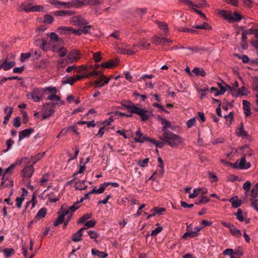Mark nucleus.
Masks as SVG:
<instances>
[{
	"instance_id": "f257e3e1",
	"label": "nucleus",
	"mask_w": 258,
	"mask_h": 258,
	"mask_svg": "<svg viewBox=\"0 0 258 258\" xmlns=\"http://www.w3.org/2000/svg\"><path fill=\"white\" fill-rule=\"evenodd\" d=\"M160 139L173 148L177 147L183 142L180 136L174 134L170 131L163 134L162 137H160Z\"/></svg>"
},
{
	"instance_id": "f03ea898",
	"label": "nucleus",
	"mask_w": 258,
	"mask_h": 258,
	"mask_svg": "<svg viewBox=\"0 0 258 258\" xmlns=\"http://www.w3.org/2000/svg\"><path fill=\"white\" fill-rule=\"evenodd\" d=\"M112 0H79L80 7L83 5H88L91 6L96 7L99 9L107 10L109 7H107L110 5Z\"/></svg>"
},
{
	"instance_id": "7ed1b4c3",
	"label": "nucleus",
	"mask_w": 258,
	"mask_h": 258,
	"mask_svg": "<svg viewBox=\"0 0 258 258\" xmlns=\"http://www.w3.org/2000/svg\"><path fill=\"white\" fill-rule=\"evenodd\" d=\"M50 3L55 6L57 8H64L70 9L80 7L79 0H74L69 2H61L57 0H51L50 1Z\"/></svg>"
},
{
	"instance_id": "20e7f679",
	"label": "nucleus",
	"mask_w": 258,
	"mask_h": 258,
	"mask_svg": "<svg viewBox=\"0 0 258 258\" xmlns=\"http://www.w3.org/2000/svg\"><path fill=\"white\" fill-rule=\"evenodd\" d=\"M17 165V163H15L11 164L10 166H9L7 169H6L4 174L2 178V181L1 182V185L4 187L9 186L10 187L13 186V181L12 180H9L8 177L6 176V174L10 173L11 174L13 172V169Z\"/></svg>"
},
{
	"instance_id": "39448f33",
	"label": "nucleus",
	"mask_w": 258,
	"mask_h": 258,
	"mask_svg": "<svg viewBox=\"0 0 258 258\" xmlns=\"http://www.w3.org/2000/svg\"><path fill=\"white\" fill-rule=\"evenodd\" d=\"M140 105H136L134 109L132 111V113L138 114L143 121L148 120L150 116V112L147 109L140 107Z\"/></svg>"
},
{
	"instance_id": "423d86ee",
	"label": "nucleus",
	"mask_w": 258,
	"mask_h": 258,
	"mask_svg": "<svg viewBox=\"0 0 258 258\" xmlns=\"http://www.w3.org/2000/svg\"><path fill=\"white\" fill-rule=\"evenodd\" d=\"M42 89L34 88L32 92L27 94L28 99H32L35 102H37L41 99Z\"/></svg>"
},
{
	"instance_id": "0eeeda50",
	"label": "nucleus",
	"mask_w": 258,
	"mask_h": 258,
	"mask_svg": "<svg viewBox=\"0 0 258 258\" xmlns=\"http://www.w3.org/2000/svg\"><path fill=\"white\" fill-rule=\"evenodd\" d=\"M52 105L47 104V103L43 104L42 108L43 119H45L49 117L54 112L55 110L52 108Z\"/></svg>"
},
{
	"instance_id": "6e6552de",
	"label": "nucleus",
	"mask_w": 258,
	"mask_h": 258,
	"mask_svg": "<svg viewBox=\"0 0 258 258\" xmlns=\"http://www.w3.org/2000/svg\"><path fill=\"white\" fill-rule=\"evenodd\" d=\"M232 166L235 168H239L241 169H247L250 167V163L249 162H246L245 157H242L239 162H236L235 163L231 164Z\"/></svg>"
},
{
	"instance_id": "1a4fd4ad",
	"label": "nucleus",
	"mask_w": 258,
	"mask_h": 258,
	"mask_svg": "<svg viewBox=\"0 0 258 258\" xmlns=\"http://www.w3.org/2000/svg\"><path fill=\"white\" fill-rule=\"evenodd\" d=\"M50 39L49 42V45L50 46V49L53 45H63L62 40L61 38H60L55 33H51L50 34Z\"/></svg>"
},
{
	"instance_id": "9d476101",
	"label": "nucleus",
	"mask_w": 258,
	"mask_h": 258,
	"mask_svg": "<svg viewBox=\"0 0 258 258\" xmlns=\"http://www.w3.org/2000/svg\"><path fill=\"white\" fill-rule=\"evenodd\" d=\"M69 214V211H63V206L61 207L60 211L58 212V216L53 222V225L57 226L62 223L64 220V216Z\"/></svg>"
},
{
	"instance_id": "9b49d317",
	"label": "nucleus",
	"mask_w": 258,
	"mask_h": 258,
	"mask_svg": "<svg viewBox=\"0 0 258 258\" xmlns=\"http://www.w3.org/2000/svg\"><path fill=\"white\" fill-rule=\"evenodd\" d=\"M80 52L76 49H73L69 52L67 56V58L69 63H73L76 61L80 58Z\"/></svg>"
},
{
	"instance_id": "f8f14e48",
	"label": "nucleus",
	"mask_w": 258,
	"mask_h": 258,
	"mask_svg": "<svg viewBox=\"0 0 258 258\" xmlns=\"http://www.w3.org/2000/svg\"><path fill=\"white\" fill-rule=\"evenodd\" d=\"M34 170L33 165H26L22 170L21 174L24 178H30L33 174Z\"/></svg>"
},
{
	"instance_id": "ddd939ff",
	"label": "nucleus",
	"mask_w": 258,
	"mask_h": 258,
	"mask_svg": "<svg viewBox=\"0 0 258 258\" xmlns=\"http://www.w3.org/2000/svg\"><path fill=\"white\" fill-rule=\"evenodd\" d=\"M151 40L152 42L156 45H159L160 44H164L167 43L172 42L173 41L170 39H167L164 37H160L154 35L152 37Z\"/></svg>"
},
{
	"instance_id": "4468645a",
	"label": "nucleus",
	"mask_w": 258,
	"mask_h": 258,
	"mask_svg": "<svg viewBox=\"0 0 258 258\" xmlns=\"http://www.w3.org/2000/svg\"><path fill=\"white\" fill-rule=\"evenodd\" d=\"M71 21L74 25H76L79 26L86 25L88 23L87 21L81 16L73 17L71 19Z\"/></svg>"
},
{
	"instance_id": "2eb2a0df",
	"label": "nucleus",
	"mask_w": 258,
	"mask_h": 258,
	"mask_svg": "<svg viewBox=\"0 0 258 258\" xmlns=\"http://www.w3.org/2000/svg\"><path fill=\"white\" fill-rule=\"evenodd\" d=\"M51 50L53 52H59V56L61 57L65 56L67 53V50L63 47V45H53Z\"/></svg>"
},
{
	"instance_id": "dca6fc26",
	"label": "nucleus",
	"mask_w": 258,
	"mask_h": 258,
	"mask_svg": "<svg viewBox=\"0 0 258 258\" xmlns=\"http://www.w3.org/2000/svg\"><path fill=\"white\" fill-rule=\"evenodd\" d=\"M158 119L161 121V124L163 125V127H162L161 129L163 134L169 131V130H167L168 128H172V126L170 122L168 121L166 119L161 116H159Z\"/></svg>"
},
{
	"instance_id": "f3484780",
	"label": "nucleus",
	"mask_w": 258,
	"mask_h": 258,
	"mask_svg": "<svg viewBox=\"0 0 258 258\" xmlns=\"http://www.w3.org/2000/svg\"><path fill=\"white\" fill-rule=\"evenodd\" d=\"M34 130L33 128H29L23 130L19 132V140L20 142L22 140L26 138H28L30 135L34 132Z\"/></svg>"
},
{
	"instance_id": "a211bd4d",
	"label": "nucleus",
	"mask_w": 258,
	"mask_h": 258,
	"mask_svg": "<svg viewBox=\"0 0 258 258\" xmlns=\"http://www.w3.org/2000/svg\"><path fill=\"white\" fill-rule=\"evenodd\" d=\"M138 47L141 49H149L150 46V44L148 42V40L146 38L140 39L136 44H134L133 47Z\"/></svg>"
},
{
	"instance_id": "6ab92c4d",
	"label": "nucleus",
	"mask_w": 258,
	"mask_h": 258,
	"mask_svg": "<svg viewBox=\"0 0 258 258\" xmlns=\"http://www.w3.org/2000/svg\"><path fill=\"white\" fill-rule=\"evenodd\" d=\"M218 85L219 86L220 91H219L218 89L215 87H212L210 89L211 92H212L213 91H215V96H218L219 95L224 94L226 91V88L223 86V85L220 83H218Z\"/></svg>"
},
{
	"instance_id": "aec40b11",
	"label": "nucleus",
	"mask_w": 258,
	"mask_h": 258,
	"mask_svg": "<svg viewBox=\"0 0 258 258\" xmlns=\"http://www.w3.org/2000/svg\"><path fill=\"white\" fill-rule=\"evenodd\" d=\"M16 63L14 61H8L7 60L3 62L0 63V69L3 68L4 70L7 71L11 69L15 65Z\"/></svg>"
},
{
	"instance_id": "412c9836",
	"label": "nucleus",
	"mask_w": 258,
	"mask_h": 258,
	"mask_svg": "<svg viewBox=\"0 0 258 258\" xmlns=\"http://www.w3.org/2000/svg\"><path fill=\"white\" fill-rule=\"evenodd\" d=\"M86 229V227L81 228L76 233L73 235L72 239L74 242H79L82 240V232Z\"/></svg>"
},
{
	"instance_id": "4be33fe9",
	"label": "nucleus",
	"mask_w": 258,
	"mask_h": 258,
	"mask_svg": "<svg viewBox=\"0 0 258 258\" xmlns=\"http://www.w3.org/2000/svg\"><path fill=\"white\" fill-rule=\"evenodd\" d=\"M122 107L127 109L128 111L132 113V111L134 109L136 105L131 101H123L120 103Z\"/></svg>"
},
{
	"instance_id": "5701e85b",
	"label": "nucleus",
	"mask_w": 258,
	"mask_h": 258,
	"mask_svg": "<svg viewBox=\"0 0 258 258\" xmlns=\"http://www.w3.org/2000/svg\"><path fill=\"white\" fill-rule=\"evenodd\" d=\"M219 14L225 19L228 20L230 22H232V20L233 19V14L231 12L225 10H221L219 12Z\"/></svg>"
},
{
	"instance_id": "b1692460",
	"label": "nucleus",
	"mask_w": 258,
	"mask_h": 258,
	"mask_svg": "<svg viewBox=\"0 0 258 258\" xmlns=\"http://www.w3.org/2000/svg\"><path fill=\"white\" fill-rule=\"evenodd\" d=\"M229 201L232 204V206L234 208H237L240 207L242 203L241 200H238L237 196H234L231 198Z\"/></svg>"
},
{
	"instance_id": "393cba45",
	"label": "nucleus",
	"mask_w": 258,
	"mask_h": 258,
	"mask_svg": "<svg viewBox=\"0 0 258 258\" xmlns=\"http://www.w3.org/2000/svg\"><path fill=\"white\" fill-rule=\"evenodd\" d=\"M243 109L244 110V114L245 116H248L251 114L250 109V102L247 100L242 101Z\"/></svg>"
},
{
	"instance_id": "a878e982",
	"label": "nucleus",
	"mask_w": 258,
	"mask_h": 258,
	"mask_svg": "<svg viewBox=\"0 0 258 258\" xmlns=\"http://www.w3.org/2000/svg\"><path fill=\"white\" fill-rule=\"evenodd\" d=\"M85 180L80 181V180H78V181H76L74 185L76 189L80 190L86 189L87 186L85 185Z\"/></svg>"
},
{
	"instance_id": "bb28decb",
	"label": "nucleus",
	"mask_w": 258,
	"mask_h": 258,
	"mask_svg": "<svg viewBox=\"0 0 258 258\" xmlns=\"http://www.w3.org/2000/svg\"><path fill=\"white\" fill-rule=\"evenodd\" d=\"M46 100L57 101L58 103H60V105L64 104V102L61 99L60 97L55 94H51L47 97Z\"/></svg>"
},
{
	"instance_id": "cd10ccee",
	"label": "nucleus",
	"mask_w": 258,
	"mask_h": 258,
	"mask_svg": "<svg viewBox=\"0 0 258 258\" xmlns=\"http://www.w3.org/2000/svg\"><path fill=\"white\" fill-rule=\"evenodd\" d=\"M80 205L79 202H76L72 206L69 207V209H66L63 207V211H69V214L68 216H72V214L79 208Z\"/></svg>"
},
{
	"instance_id": "c85d7f7f",
	"label": "nucleus",
	"mask_w": 258,
	"mask_h": 258,
	"mask_svg": "<svg viewBox=\"0 0 258 258\" xmlns=\"http://www.w3.org/2000/svg\"><path fill=\"white\" fill-rule=\"evenodd\" d=\"M236 134L239 137L245 138L247 136V134L243 129V124L242 123H240V127L236 130Z\"/></svg>"
},
{
	"instance_id": "c756f323",
	"label": "nucleus",
	"mask_w": 258,
	"mask_h": 258,
	"mask_svg": "<svg viewBox=\"0 0 258 258\" xmlns=\"http://www.w3.org/2000/svg\"><path fill=\"white\" fill-rule=\"evenodd\" d=\"M229 230L231 233L234 236L240 237L241 236V231L237 228H235L233 225L230 227Z\"/></svg>"
},
{
	"instance_id": "7c9ffc66",
	"label": "nucleus",
	"mask_w": 258,
	"mask_h": 258,
	"mask_svg": "<svg viewBox=\"0 0 258 258\" xmlns=\"http://www.w3.org/2000/svg\"><path fill=\"white\" fill-rule=\"evenodd\" d=\"M193 28L199 29H204V30H211L212 27L208 24L206 23H203L201 25L195 24L192 26Z\"/></svg>"
},
{
	"instance_id": "2f4dec72",
	"label": "nucleus",
	"mask_w": 258,
	"mask_h": 258,
	"mask_svg": "<svg viewBox=\"0 0 258 258\" xmlns=\"http://www.w3.org/2000/svg\"><path fill=\"white\" fill-rule=\"evenodd\" d=\"M210 199L204 196H202L201 198L196 199L195 201V204L200 205L202 204H205L210 201Z\"/></svg>"
},
{
	"instance_id": "473e14b6",
	"label": "nucleus",
	"mask_w": 258,
	"mask_h": 258,
	"mask_svg": "<svg viewBox=\"0 0 258 258\" xmlns=\"http://www.w3.org/2000/svg\"><path fill=\"white\" fill-rule=\"evenodd\" d=\"M47 211V209L44 207L40 209L36 215V218L40 219L44 218L46 214Z\"/></svg>"
},
{
	"instance_id": "72a5a7b5",
	"label": "nucleus",
	"mask_w": 258,
	"mask_h": 258,
	"mask_svg": "<svg viewBox=\"0 0 258 258\" xmlns=\"http://www.w3.org/2000/svg\"><path fill=\"white\" fill-rule=\"evenodd\" d=\"M69 62L67 60V58L66 59L60 58L57 60V68L58 70L64 68Z\"/></svg>"
},
{
	"instance_id": "f704fd0d",
	"label": "nucleus",
	"mask_w": 258,
	"mask_h": 258,
	"mask_svg": "<svg viewBox=\"0 0 258 258\" xmlns=\"http://www.w3.org/2000/svg\"><path fill=\"white\" fill-rule=\"evenodd\" d=\"M57 192V191H55V192H50L47 195L48 200L50 202L55 203L58 201L59 199L55 197L56 194H58Z\"/></svg>"
},
{
	"instance_id": "c9c22d12",
	"label": "nucleus",
	"mask_w": 258,
	"mask_h": 258,
	"mask_svg": "<svg viewBox=\"0 0 258 258\" xmlns=\"http://www.w3.org/2000/svg\"><path fill=\"white\" fill-rule=\"evenodd\" d=\"M150 138L147 136H143V135H140L138 137H136L134 140L139 143H144L146 141H149L150 140Z\"/></svg>"
},
{
	"instance_id": "e433bc0d",
	"label": "nucleus",
	"mask_w": 258,
	"mask_h": 258,
	"mask_svg": "<svg viewBox=\"0 0 258 258\" xmlns=\"http://www.w3.org/2000/svg\"><path fill=\"white\" fill-rule=\"evenodd\" d=\"M192 72L197 76L204 77L206 76V73L203 69L195 68L193 69Z\"/></svg>"
},
{
	"instance_id": "4c0bfd02",
	"label": "nucleus",
	"mask_w": 258,
	"mask_h": 258,
	"mask_svg": "<svg viewBox=\"0 0 258 258\" xmlns=\"http://www.w3.org/2000/svg\"><path fill=\"white\" fill-rule=\"evenodd\" d=\"M35 44L42 49L45 50V47L46 45V41L44 39H38L35 41Z\"/></svg>"
},
{
	"instance_id": "58836bf2",
	"label": "nucleus",
	"mask_w": 258,
	"mask_h": 258,
	"mask_svg": "<svg viewBox=\"0 0 258 258\" xmlns=\"http://www.w3.org/2000/svg\"><path fill=\"white\" fill-rule=\"evenodd\" d=\"M31 4L28 2H24L21 5V9L27 12H31Z\"/></svg>"
},
{
	"instance_id": "ea45409f",
	"label": "nucleus",
	"mask_w": 258,
	"mask_h": 258,
	"mask_svg": "<svg viewBox=\"0 0 258 258\" xmlns=\"http://www.w3.org/2000/svg\"><path fill=\"white\" fill-rule=\"evenodd\" d=\"M72 14V12L69 10L57 11L54 12V15L58 16H63L66 15H71Z\"/></svg>"
},
{
	"instance_id": "a19ab883",
	"label": "nucleus",
	"mask_w": 258,
	"mask_h": 258,
	"mask_svg": "<svg viewBox=\"0 0 258 258\" xmlns=\"http://www.w3.org/2000/svg\"><path fill=\"white\" fill-rule=\"evenodd\" d=\"M109 185H111L114 187H117L119 186V184L117 182H104L103 184H101V186H102V188H103V191H104L105 188Z\"/></svg>"
},
{
	"instance_id": "79ce46f5",
	"label": "nucleus",
	"mask_w": 258,
	"mask_h": 258,
	"mask_svg": "<svg viewBox=\"0 0 258 258\" xmlns=\"http://www.w3.org/2000/svg\"><path fill=\"white\" fill-rule=\"evenodd\" d=\"M158 26L160 29L164 31V34L166 35L168 32L167 24L163 22H159Z\"/></svg>"
},
{
	"instance_id": "37998d69",
	"label": "nucleus",
	"mask_w": 258,
	"mask_h": 258,
	"mask_svg": "<svg viewBox=\"0 0 258 258\" xmlns=\"http://www.w3.org/2000/svg\"><path fill=\"white\" fill-rule=\"evenodd\" d=\"M242 212H243L241 209H238L237 212L234 213V215L236 216V219L240 222L244 221V218L242 216Z\"/></svg>"
},
{
	"instance_id": "c03bdc74",
	"label": "nucleus",
	"mask_w": 258,
	"mask_h": 258,
	"mask_svg": "<svg viewBox=\"0 0 258 258\" xmlns=\"http://www.w3.org/2000/svg\"><path fill=\"white\" fill-rule=\"evenodd\" d=\"M198 236V234L197 233V232H195L193 231H188L185 232L183 235H182V238H187V237H195Z\"/></svg>"
},
{
	"instance_id": "a18cd8bd",
	"label": "nucleus",
	"mask_w": 258,
	"mask_h": 258,
	"mask_svg": "<svg viewBox=\"0 0 258 258\" xmlns=\"http://www.w3.org/2000/svg\"><path fill=\"white\" fill-rule=\"evenodd\" d=\"M115 62L113 60L102 63L101 66L103 68H111L115 66Z\"/></svg>"
},
{
	"instance_id": "49530a36",
	"label": "nucleus",
	"mask_w": 258,
	"mask_h": 258,
	"mask_svg": "<svg viewBox=\"0 0 258 258\" xmlns=\"http://www.w3.org/2000/svg\"><path fill=\"white\" fill-rule=\"evenodd\" d=\"M150 142L152 143L153 144H154L157 147L162 148L164 146V143L163 142L159 141H156L155 140L153 139H150L149 140Z\"/></svg>"
},
{
	"instance_id": "de8ad7c7",
	"label": "nucleus",
	"mask_w": 258,
	"mask_h": 258,
	"mask_svg": "<svg viewBox=\"0 0 258 258\" xmlns=\"http://www.w3.org/2000/svg\"><path fill=\"white\" fill-rule=\"evenodd\" d=\"M3 252L4 253L5 256L6 257H9L11 255L14 254V250L13 248H5L3 250Z\"/></svg>"
},
{
	"instance_id": "09e8293b",
	"label": "nucleus",
	"mask_w": 258,
	"mask_h": 258,
	"mask_svg": "<svg viewBox=\"0 0 258 258\" xmlns=\"http://www.w3.org/2000/svg\"><path fill=\"white\" fill-rule=\"evenodd\" d=\"M110 114H112L113 115H114V116H117V115H119L120 116H125L127 117H131L133 116L132 114V113L126 114L125 113H122V112L118 111L112 112L110 113Z\"/></svg>"
},
{
	"instance_id": "8fccbe9b",
	"label": "nucleus",
	"mask_w": 258,
	"mask_h": 258,
	"mask_svg": "<svg viewBox=\"0 0 258 258\" xmlns=\"http://www.w3.org/2000/svg\"><path fill=\"white\" fill-rule=\"evenodd\" d=\"M186 49H188L191 51V53H193L194 52H199L200 51H203L205 50V49L204 48L198 47H186Z\"/></svg>"
},
{
	"instance_id": "3c124183",
	"label": "nucleus",
	"mask_w": 258,
	"mask_h": 258,
	"mask_svg": "<svg viewBox=\"0 0 258 258\" xmlns=\"http://www.w3.org/2000/svg\"><path fill=\"white\" fill-rule=\"evenodd\" d=\"M75 82V80L74 79V77H69L67 79L65 80H63L61 81L62 84L66 85L67 84H69L71 85H72L74 84V83Z\"/></svg>"
},
{
	"instance_id": "603ef678",
	"label": "nucleus",
	"mask_w": 258,
	"mask_h": 258,
	"mask_svg": "<svg viewBox=\"0 0 258 258\" xmlns=\"http://www.w3.org/2000/svg\"><path fill=\"white\" fill-rule=\"evenodd\" d=\"M92 217V214H85L83 215L79 219V223H84L87 220L90 219Z\"/></svg>"
},
{
	"instance_id": "864d4df0",
	"label": "nucleus",
	"mask_w": 258,
	"mask_h": 258,
	"mask_svg": "<svg viewBox=\"0 0 258 258\" xmlns=\"http://www.w3.org/2000/svg\"><path fill=\"white\" fill-rule=\"evenodd\" d=\"M208 175L211 182H216L218 181V177L215 173L213 172H209Z\"/></svg>"
},
{
	"instance_id": "5fc2aeb1",
	"label": "nucleus",
	"mask_w": 258,
	"mask_h": 258,
	"mask_svg": "<svg viewBox=\"0 0 258 258\" xmlns=\"http://www.w3.org/2000/svg\"><path fill=\"white\" fill-rule=\"evenodd\" d=\"M14 144V141L12 139H9L6 142V144L7 146V148L6 149H5L3 152L4 153H6L8 151H9L12 148V146Z\"/></svg>"
},
{
	"instance_id": "6e6d98bb",
	"label": "nucleus",
	"mask_w": 258,
	"mask_h": 258,
	"mask_svg": "<svg viewBox=\"0 0 258 258\" xmlns=\"http://www.w3.org/2000/svg\"><path fill=\"white\" fill-rule=\"evenodd\" d=\"M149 161V158H147L144 160H140L137 163V164L141 167H145L147 166V164L148 163Z\"/></svg>"
},
{
	"instance_id": "4d7b16f0",
	"label": "nucleus",
	"mask_w": 258,
	"mask_h": 258,
	"mask_svg": "<svg viewBox=\"0 0 258 258\" xmlns=\"http://www.w3.org/2000/svg\"><path fill=\"white\" fill-rule=\"evenodd\" d=\"M101 73L99 71H94L86 74V78H89L92 77L99 76Z\"/></svg>"
},
{
	"instance_id": "13d9d810",
	"label": "nucleus",
	"mask_w": 258,
	"mask_h": 258,
	"mask_svg": "<svg viewBox=\"0 0 258 258\" xmlns=\"http://www.w3.org/2000/svg\"><path fill=\"white\" fill-rule=\"evenodd\" d=\"M120 52L122 54L131 55L134 54L136 53V51L131 49H122L120 50Z\"/></svg>"
},
{
	"instance_id": "bf43d9fd",
	"label": "nucleus",
	"mask_w": 258,
	"mask_h": 258,
	"mask_svg": "<svg viewBox=\"0 0 258 258\" xmlns=\"http://www.w3.org/2000/svg\"><path fill=\"white\" fill-rule=\"evenodd\" d=\"M234 55L237 57L241 59L243 63H247L249 61V57L246 55H243L242 56H240L238 54H235Z\"/></svg>"
},
{
	"instance_id": "052dcab7",
	"label": "nucleus",
	"mask_w": 258,
	"mask_h": 258,
	"mask_svg": "<svg viewBox=\"0 0 258 258\" xmlns=\"http://www.w3.org/2000/svg\"><path fill=\"white\" fill-rule=\"evenodd\" d=\"M44 7L40 5H35L31 7V12H42Z\"/></svg>"
},
{
	"instance_id": "680f3d73",
	"label": "nucleus",
	"mask_w": 258,
	"mask_h": 258,
	"mask_svg": "<svg viewBox=\"0 0 258 258\" xmlns=\"http://www.w3.org/2000/svg\"><path fill=\"white\" fill-rule=\"evenodd\" d=\"M165 209L163 208H154L151 210V211H153L155 214L158 215H162L164 212H165Z\"/></svg>"
},
{
	"instance_id": "e2e57ef3",
	"label": "nucleus",
	"mask_w": 258,
	"mask_h": 258,
	"mask_svg": "<svg viewBox=\"0 0 258 258\" xmlns=\"http://www.w3.org/2000/svg\"><path fill=\"white\" fill-rule=\"evenodd\" d=\"M252 29H249L248 31L244 30L242 32V37H241V41H246L247 40V35L248 34H252L251 31Z\"/></svg>"
},
{
	"instance_id": "0e129e2a",
	"label": "nucleus",
	"mask_w": 258,
	"mask_h": 258,
	"mask_svg": "<svg viewBox=\"0 0 258 258\" xmlns=\"http://www.w3.org/2000/svg\"><path fill=\"white\" fill-rule=\"evenodd\" d=\"M250 201L251 202V207L258 212V200L251 199Z\"/></svg>"
},
{
	"instance_id": "69168bd1",
	"label": "nucleus",
	"mask_w": 258,
	"mask_h": 258,
	"mask_svg": "<svg viewBox=\"0 0 258 258\" xmlns=\"http://www.w3.org/2000/svg\"><path fill=\"white\" fill-rule=\"evenodd\" d=\"M24 201V198L23 197H17L16 199V206L18 208H21L22 207V204L23 201Z\"/></svg>"
},
{
	"instance_id": "338daca9",
	"label": "nucleus",
	"mask_w": 258,
	"mask_h": 258,
	"mask_svg": "<svg viewBox=\"0 0 258 258\" xmlns=\"http://www.w3.org/2000/svg\"><path fill=\"white\" fill-rule=\"evenodd\" d=\"M158 161L159 162V164L158 166L159 171H160L161 174H163L164 172L163 160L161 157H159L158 158Z\"/></svg>"
},
{
	"instance_id": "774afa93",
	"label": "nucleus",
	"mask_w": 258,
	"mask_h": 258,
	"mask_svg": "<svg viewBox=\"0 0 258 258\" xmlns=\"http://www.w3.org/2000/svg\"><path fill=\"white\" fill-rule=\"evenodd\" d=\"M96 223V221L95 220H91L85 222L84 225L87 228H92L95 225Z\"/></svg>"
}]
</instances>
